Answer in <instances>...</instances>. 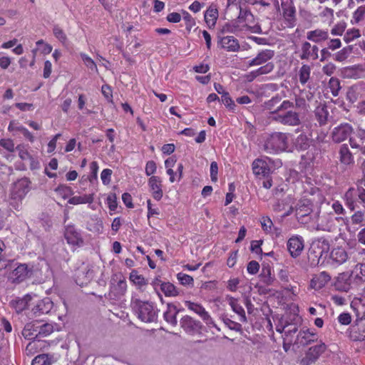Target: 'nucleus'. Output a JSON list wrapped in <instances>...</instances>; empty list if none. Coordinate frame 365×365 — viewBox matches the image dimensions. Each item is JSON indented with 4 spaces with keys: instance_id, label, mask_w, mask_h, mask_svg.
I'll list each match as a JSON object with an SVG mask.
<instances>
[{
    "instance_id": "c9c22d12",
    "label": "nucleus",
    "mask_w": 365,
    "mask_h": 365,
    "mask_svg": "<svg viewBox=\"0 0 365 365\" xmlns=\"http://www.w3.org/2000/svg\"><path fill=\"white\" fill-rule=\"evenodd\" d=\"M334 219L337 220L338 218L331 215L328 217H321L320 222L317 225L318 229L323 231H331L335 227Z\"/></svg>"
},
{
    "instance_id": "dca6fc26",
    "label": "nucleus",
    "mask_w": 365,
    "mask_h": 365,
    "mask_svg": "<svg viewBox=\"0 0 365 365\" xmlns=\"http://www.w3.org/2000/svg\"><path fill=\"white\" fill-rule=\"evenodd\" d=\"M287 248L293 257H297L304 249V240L302 237L293 236L287 242Z\"/></svg>"
},
{
    "instance_id": "a878e982",
    "label": "nucleus",
    "mask_w": 365,
    "mask_h": 365,
    "mask_svg": "<svg viewBox=\"0 0 365 365\" xmlns=\"http://www.w3.org/2000/svg\"><path fill=\"white\" fill-rule=\"evenodd\" d=\"M226 300L231 307L233 312H235L240 317V320L242 322L247 321L245 312L243 307L239 304L238 300L231 296H227Z\"/></svg>"
},
{
    "instance_id": "9b49d317",
    "label": "nucleus",
    "mask_w": 365,
    "mask_h": 365,
    "mask_svg": "<svg viewBox=\"0 0 365 365\" xmlns=\"http://www.w3.org/2000/svg\"><path fill=\"white\" fill-rule=\"evenodd\" d=\"M64 237L67 243L71 246L80 247L84 244L81 232L73 225L66 226Z\"/></svg>"
},
{
    "instance_id": "4d7b16f0",
    "label": "nucleus",
    "mask_w": 365,
    "mask_h": 365,
    "mask_svg": "<svg viewBox=\"0 0 365 365\" xmlns=\"http://www.w3.org/2000/svg\"><path fill=\"white\" fill-rule=\"evenodd\" d=\"M81 57L85 65L90 69L95 70L97 71V66L92 58L88 56L85 53H81Z\"/></svg>"
},
{
    "instance_id": "bf43d9fd",
    "label": "nucleus",
    "mask_w": 365,
    "mask_h": 365,
    "mask_svg": "<svg viewBox=\"0 0 365 365\" xmlns=\"http://www.w3.org/2000/svg\"><path fill=\"white\" fill-rule=\"evenodd\" d=\"M274 68V65L272 62L267 63L264 66H262L257 68L259 76L268 74L271 73Z\"/></svg>"
},
{
    "instance_id": "5fc2aeb1",
    "label": "nucleus",
    "mask_w": 365,
    "mask_h": 365,
    "mask_svg": "<svg viewBox=\"0 0 365 365\" xmlns=\"http://www.w3.org/2000/svg\"><path fill=\"white\" fill-rule=\"evenodd\" d=\"M106 203L110 211H115L117 208V197L115 193H110L106 198Z\"/></svg>"
},
{
    "instance_id": "3c124183",
    "label": "nucleus",
    "mask_w": 365,
    "mask_h": 365,
    "mask_svg": "<svg viewBox=\"0 0 365 365\" xmlns=\"http://www.w3.org/2000/svg\"><path fill=\"white\" fill-rule=\"evenodd\" d=\"M53 35L58 38L62 43H66L67 41V36L63 29L58 26L56 25L53 29Z\"/></svg>"
},
{
    "instance_id": "09e8293b",
    "label": "nucleus",
    "mask_w": 365,
    "mask_h": 365,
    "mask_svg": "<svg viewBox=\"0 0 365 365\" xmlns=\"http://www.w3.org/2000/svg\"><path fill=\"white\" fill-rule=\"evenodd\" d=\"M113 291L115 292V294L117 296L123 295L127 290V284L124 279H120L118 280L116 285H114L113 287Z\"/></svg>"
},
{
    "instance_id": "a18cd8bd",
    "label": "nucleus",
    "mask_w": 365,
    "mask_h": 365,
    "mask_svg": "<svg viewBox=\"0 0 365 365\" xmlns=\"http://www.w3.org/2000/svg\"><path fill=\"white\" fill-rule=\"evenodd\" d=\"M302 53L299 55V58L302 60H308L309 58L312 59V53H311V43L308 41H304L302 44L301 48Z\"/></svg>"
},
{
    "instance_id": "de8ad7c7",
    "label": "nucleus",
    "mask_w": 365,
    "mask_h": 365,
    "mask_svg": "<svg viewBox=\"0 0 365 365\" xmlns=\"http://www.w3.org/2000/svg\"><path fill=\"white\" fill-rule=\"evenodd\" d=\"M260 223L262 230L267 233H272L275 229L273 226V222L271 219L267 216H264L261 218Z\"/></svg>"
},
{
    "instance_id": "a19ab883",
    "label": "nucleus",
    "mask_w": 365,
    "mask_h": 365,
    "mask_svg": "<svg viewBox=\"0 0 365 365\" xmlns=\"http://www.w3.org/2000/svg\"><path fill=\"white\" fill-rule=\"evenodd\" d=\"M160 289L166 297H176L179 294V292L175 286L170 282L162 283Z\"/></svg>"
},
{
    "instance_id": "2eb2a0df",
    "label": "nucleus",
    "mask_w": 365,
    "mask_h": 365,
    "mask_svg": "<svg viewBox=\"0 0 365 365\" xmlns=\"http://www.w3.org/2000/svg\"><path fill=\"white\" fill-rule=\"evenodd\" d=\"M349 337L355 341H361L365 339V319H359L350 327Z\"/></svg>"
},
{
    "instance_id": "72a5a7b5",
    "label": "nucleus",
    "mask_w": 365,
    "mask_h": 365,
    "mask_svg": "<svg viewBox=\"0 0 365 365\" xmlns=\"http://www.w3.org/2000/svg\"><path fill=\"white\" fill-rule=\"evenodd\" d=\"M39 326L34 322L28 323L25 325L22 335L25 339H32L38 336Z\"/></svg>"
},
{
    "instance_id": "603ef678",
    "label": "nucleus",
    "mask_w": 365,
    "mask_h": 365,
    "mask_svg": "<svg viewBox=\"0 0 365 365\" xmlns=\"http://www.w3.org/2000/svg\"><path fill=\"white\" fill-rule=\"evenodd\" d=\"M222 102L225 104V106L230 110H234L236 105L232 101L228 92L223 93V95L221 96Z\"/></svg>"
},
{
    "instance_id": "9d476101",
    "label": "nucleus",
    "mask_w": 365,
    "mask_h": 365,
    "mask_svg": "<svg viewBox=\"0 0 365 365\" xmlns=\"http://www.w3.org/2000/svg\"><path fill=\"white\" fill-rule=\"evenodd\" d=\"M317 338V334L314 329H303L297 334L294 345L304 346L316 341Z\"/></svg>"
},
{
    "instance_id": "6e6552de",
    "label": "nucleus",
    "mask_w": 365,
    "mask_h": 365,
    "mask_svg": "<svg viewBox=\"0 0 365 365\" xmlns=\"http://www.w3.org/2000/svg\"><path fill=\"white\" fill-rule=\"evenodd\" d=\"M34 267H29L26 264H21L10 274V279L14 282H20L36 274Z\"/></svg>"
},
{
    "instance_id": "b1692460",
    "label": "nucleus",
    "mask_w": 365,
    "mask_h": 365,
    "mask_svg": "<svg viewBox=\"0 0 365 365\" xmlns=\"http://www.w3.org/2000/svg\"><path fill=\"white\" fill-rule=\"evenodd\" d=\"M314 113L315 119L317 120L320 126H324L327 123L329 111L325 104L320 103L317 106Z\"/></svg>"
},
{
    "instance_id": "ea45409f",
    "label": "nucleus",
    "mask_w": 365,
    "mask_h": 365,
    "mask_svg": "<svg viewBox=\"0 0 365 365\" xmlns=\"http://www.w3.org/2000/svg\"><path fill=\"white\" fill-rule=\"evenodd\" d=\"M311 143V140L305 134H300L295 140L294 145L298 150H307Z\"/></svg>"
},
{
    "instance_id": "0e129e2a",
    "label": "nucleus",
    "mask_w": 365,
    "mask_h": 365,
    "mask_svg": "<svg viewBox=\"0 0 365 365\" xmlns=\"http://www.w3.org/2000/svg\"><path fill=\"white\" fill-rule=\"evenodd\" d=\"M112 175V170L110 169H104L101 174V178L102 180V182L104 185H108L110 182Z\"/></svg>"
},
{
    "instance_id": "ddd939ff",
    "label": "nucleus",
    "mask_w": 365,
    "mask_h": 365,
    "mask_svg": "<svg viewBox=\"0 0 365 365\" xmlns=\"http://www.w3.org/2000/svg\"><path fill=\"white\" fill-rule=\"evenodd\" d=\"M167 168V173L169 175V180L171 182L179 181L181 178L183 166L182 163L177 161H165Z\"/></svg>"
},
{
    "instance_id": "79ce46f5",
    "label": "nucleus",
    "mask_w": 365,
    "mask_h": 365,
    "mask_svg": "<svg viewBox=\"0 0 365 365\" xmlns=\"http://www.w3.org/2000/svg\"><path fill=\"white\" fill-rule=\"evenodd\" d=\"M311 67L309 65L303 64L299 71V82L305 85L310 78Z\"/></svg>"
},
{
    "instance_id": "f8f14e48",
    "label": "nucleus",
    "mask_w": 365,
    "mask_h": 365,
    "mask_svg": "<svg viewBox=\"0 0 365 365\" xmlns=\"http://www.w3.org/2000/svg\"><path fill=\"white\" fill-rule=\"evenodd\" d=\"M352 132L353 128L350 124L341 123L333 129L331 133L332 140L336 143H341L347 139Z\"/></svg>"
},
{
    "instance_id": "c756f323",
    "label": "nucleus",
    "mask_w": 365,
    "mask_h": 365,
    "mask_svg": "<svg viewBox=\"0 0 365 365\" xmlns=\"http://www.w3.org/2000/svg\"><path fill=\"white\" fill-rule=\"evenodd\" d=\"M205 21L209 28L214 27L218 18V10L214 6L208 7L204 15Z\"/></svg>"
},
{
    "instance_id": "8fccbe9b",
    "label": "nucleus",
    "mask_w": 365,
    "mask_h": 365,
    "mask_svg": "<svg viewBox=\"0 0 365 365\" xmlns=\"http://www.w3.org/2000/svg\"><path fill=\"white\" fill-rule=\"evenodd\" d=\"M12 307L17 312H21L26 309L28 304L26 299H16L11 302Z\"/></svg>"
},
{
    "instance_id": "4c0bfd02",
    "label": "nucleus",
    "mask_w": 365,
    "mask_h": 365,
    "mask_svg": "<svg viewBox=\"0 0 365 365\" xmlns=\"http://www.w3.org/2000/svg\"><path fill=\"white\" fill-rule=\"evenodd\" d=\"M277 331L279 332L284 331V348L287 351V346L290 345L292 343V334H295L297 331V328L293 327L292 328L284 327L282 329L277 327Z\"/></svg>"
},
{
    "instance_id": "1a4fd4ad",
    "label": "nucleus",
    "mask_w": 365,
    "mask_h": 365,
    "mask_svg": "<svg viewBox=\"0 0 365 365\" xmlns=\"http://www.w3.org/2000/svg\"><path fill=\"white\" fill-rule=\"evenodd\" d=\"M282 16L289 26L293 27L296 22V9L293 0H280Z\"/></svg>"
},
{
    "instance_id": "e2e57ef3",
    "label": "nucleus",
    "mask_w": 365,
    "mask_h": 365,
    "mask_svg": "<svg viewBox=\"0 0 365 365\" xmlns=\"http://www.w3.org/2000/svg\"><path fill=\"white\" fill-rule=\"evenodd\" d=\"M351 220L352 224L361 225L364 220V215L361 211H357L352 215Z\"/></svg>"
},
{
    "instance_id": "13d9d810",
    "label": "nucleus",
    "mask_w": 365,
    "mask_h": 365,
    "mask_svg": "<svg viewBox=\"0 0 365 365\" xmlns=\"http://www.w3.org/2000/svg\"><path fill=\"white\" fill-rule=\"evenodd\" d=\"M0 145L9 152L12 153L15 150L14 143L11 139H1L0 140Z\"/></svg>"
},
{
    "instance_id": "f03ea898",
    "label": "nucleus",
    "mask_w": 365,
    "mask_h": 365,
    "mask_svg": "<svg viewBox=\"0 0 365 365\" xmlns=\"http://www.w3.org/2000/svg\"><path fill=\"white\" fill-rule=\"evenodd\" d=\"M131 307L138 318L143 322H153L158 318L159 310L151 302L141 301L133 297L131 299Z\"/></svg>"
},
{
    "instance_id": "a211bd4d",
    "label": "nucleus",
    "mask_w": 365,
    "mask_h": 365,
    "mask_svg": "<svg viewBox=\"0 0 365 365\" xmlns=\"http://www.w3.org/2000/svg\"><path fill=\"white\" fill-rule=\"evenodd\" d=\"M274 56V51L271 49H264L257 53L255 58L249 61V66H259L268 63Z\"/></svg>"
},
{
    "instance_id": "20e7f679",
    "label": "nucleus",
    "mask_w": 365,
    "mask_h": 365,
    "mask_svg": "<svg viewBox=\"0 0 365 365\" xmlns=\"http://www.w3.org/2000/svg\"><path fill=\"white\" fill-rule=\"evenodd\" d=\"M238 21L241 23L245 31H249L251 33L261 34L262 30L259 24H255L254 15L247 10H243L240 8L238 15Z\"/></svg>"
},
{
    "instance_id": "7ed1b4c3",
    "label": "nucleus",
    "mask_w": 365,
    "mask_h": 365,
    "mask_svg": "<svg viewBox=\"0 0 365 365\" xmlns=\"http://www.w3.org/2000/svg\"><path fill=\"white\" fill-rule=\"evenodd\" d=\"M288 146V137L284 133L274 132L264 137L263 150L267 153L284 151Z\"/></svg>"
},
{
    "instance_id": "0eeeda50",
    "label": "nucleus",
    "mask_w": 365,
    "mask_h": 365,
    "mask_svg": "<svg viewBox=\"0 0 365 365\" xmlns=\"http://www.w3.org/2000/svg\"><path fill=\"white\" fill-rule=\"evenodd\" d=\"M326 345L324 343L313 346L307 349L300 359L302 365H311L314 363L319 356L326 350Z\"/></svg>"
},
{
    "instance_id": "39448f33",
    "label": "nucleus",
    "mask_w": 365,
    "mask_h": 365,
    "mask_svg": "<svg viewBox=\"0 0 365 365\" xmlns=\"http://www.w3.org/2000/svg\"><path fill=\"white\" fill-rule=\"evenodd\" d=\"M31 182L27 178H21L15 182L11 188V199L21 201L31 190Z\"/></svg>"
},
{
    "instance_id": "338daca9",
    "label": "nucleus",
    "mask_w": 365,
    "mask_h": 365,
    "mask_svg": "<svg viewBox=\"0 0 365 365\" xmlns=\"http://www.w3.org/2000/svg\"><path fill=\"white\" fill-rule=\"evenodd\" d=\"M360 36L359 31L357 29H354L351 31H348L344 35V39L346 42H349L350 41L358 38Z\"/></svg>"
},
{
    "instance_id": "c85d7f7f",
    "label": "nucleus",
    "mask_w": 365,
    "mask_h": 365,
    "mask_svg": "<svg viewBox=\"0 0 365 365\" xmlns=\"http://www.w3.org/2000/svg\"><path fill=\"white\" fill-rule=\"evenodd\" d=\"M94 200L93 194H83L79 195L71 196L68 202L73 205H78L82 204H91Z\"/></svg>"
},
{
    "instance_id": "bb28decb",
    "label": "nucleus",
    "mask_w": 365,
    "mask_h": 365,
    "mask_svg": "<svg viewBox=\"0 0 365 365\" xmlns=\"http://www.w3.org/2000/svg\"><path fill=\"white\" fill-rule=\"evenodd\" d=\"M331 279L329 274L322 272L316 275L311 281V286L314 289H319L324 287Z\"/></svg>"
},
{
    "instance_id": "6e6d98bb",
    "label": "nucleus",
    "mask_w": 365,
    "mask_h": 365,
    "mask_svg": "<svg viewBox=\"0 0 365 365\" xmlns=\"http://www.w3.org/2000/svg\"><path fill=\"white\" fill-rule=\"evenodd\" d=\"M365 16V5L359 6L353 14V19L356 23H359Z\"/></svg>"
},
{
    "instance_id": "2f4dec72",
    "label": "nucleus",
    "mask_w": 365,
    "mask_h": 365,
    "mask_svg": "<svg viewBox=\"0 0 365 365\" xmlns=\"http://www.w3.org/2000/svg\"><path fill=\"white\" fill-rule=\"evenodd\" d=\"M93 277V272L90 269L86 268L84 271L77 272L76 282L79 286L83 287L87 284Z\"/></svg>"
},
{
    "instance_id": "774afa93",
    "label": "nucleus",
    "mask_w": 365,
    "mask_h": 365,
    "mask_svg": "<svg viewBox=\"0 0 365 365\" xmlns=\"http://www.w3.org/2000/svg\"><path fill=\"white\" fill-rule=\"evenodd\" d=\"M53 332V327L51 324H45L43 325L39 326L38 328V334H41L43 336H47Z\"/></svg>"
},
{
    "instance_id": "49530a36",
    "label": "nucleus",
    "mask_w": 365,
    "mask_h": 365,
    "mask_svg": "<svg viewBox=\"0 0 365 365\" xmlns=\"http://www.w3.org/2000/svg\"><path fill=\"white\" fill-rule=\"evenodd\" d=\"M329 88L334 96H337L341 89L340 81L337 78L331 77L329 81Z\"/></svg>"
},
{
    "instance_id": "7c9ffc66",
    "label": "nucleus",
    "mask_w": 365,
    "mask_h": 365,
    "mask_svg": "<svg viewBox=\"0 0 365 365\" xmlns=\"http://www.w3.org/2000/svg\"><path fill=\"white\" fill-rule=\"evenodd\" d=\"M312 249L317 254V256L322 257L324 255L328 253L329 250V243L328 240L321 239L313 244Z\"/></svg>"
},
{
    "instance_id": "f704fd0d",
    "label": "nucleus",
    "mask_w": 365,
    "mask_h": 365,
    "mask_svg": "<svg viewBox=\"0 0 365 365\" xmlns=\"http://www.w3.org/2000/svg\"><path fill=\"white\" fill-rule=\"evenodd\" d=\"M56 359L53 355L42 354L36 356L32 361L31 365H51Z\"/></svg>"
},
{
    "instance_id": "69168bd1",
    "label": "nucleus",
    "mask_w": 365,
    "mask_h": 365,
    "mask_svg": "<svg viewBox=\"0 0 365 365\" xmlns=\"http://www.w3.org/2000/svg\"><path fill=\"white\" fill-rule=\"evenodd\" d=\"M259 269V264L256 261H251L248 263L247 267V272L250 274H255L258 272Z\"/></svg>"
},
{
    "instance_id": "4be33fe9",
    "label": "nucleus",
    "mask_w": 365,
    "mask_h": 365,
    "mask_svg": "<svg viewBox=\"0 0 365 365\" xmlns=\"http://www.w3.org/2000/svg\"><path fill=\"white\" fill-rule=\"evenodd\" d=\"M350 280L356 284L365 282V264L359 263L355 265L351 272Z\"/></svg>"
},
{
    "instance_id": "393cba45",
    "label": "nucleus",
    "mask_w": 365,
    "mask_h": 365,
    "mask_svg": "<svg viewBox=\"0 0 365 365\" xmlns=\"http://www.w3.org/2000/svg\"><path fill=\"white\" fill-rule=\"evenodd\" d=\"M330 258L336 264H341L347 260L348 255L344 248L337 246L331 251Z\"/></svg>"
},
{
    "instance_id": "f3484780",
    "label": "nucleus",
    "mask_w": 365,
    "mask_h": 365,
    "mask_svg": "<svg viewBox=\"0 0 365 365\" xmlns=\"http://www.w3.org/2000/svg\"><path fill=\"white\" fill-rule=\"evenodd\" d=\"M148 186L153 198L158 201L161 200L163 195V191L160 178L157 176L150 177L148 180Z\"/></svg>"
},
{
    "instance_id": "5701e85b",
    "label": "nucleus",
    "mask_w": 365,
    "mask_h": 365,
    "mask_svg": "<svg viewBox=\"0 0 365 365\" xmlns=\"http://www.w3.org/2000/svg\"><path fill=\"white\" fill-rule=\"evenodd\" d=\"M179 310L177 307L171 303L167 304V309L163 314L164 319L173 327L178 324L177 315Z\"/></svg>"
},
{
    "instance_id": "f257e3e1",
    "label": "nucleus",
    "mask_w": 365,
    "mask_h": 365,
    "mask_svg": "<svg viewBox=\"0 0 365 365\" xmlns=\"http://www.w3.org/2000/svg\"><path fill=\"white\" fill-rule=\"evenodd\" d=\"M294 108V103L289 101H283L277 108L270 112L272 120L284 125L297 126L301 124L299 113L289 110Z\"/></svg>"
},
{
    "instance_id": "e433bc0d",
    "label": "nucleus",
    "mask_w": 365,
    "mask_h": 365,
    "mask_svg": "<svg viewBox=\"0 0 365 365\" xmlns=\"http://www.w3.org/2000/svg\"><path fill=\"white\" fill-rule=\"evenodd\" d=\"M8 130L9 131L18 130L21 132L24 138L28 139L31 143L34 141V136L32 135V133L29 132L26 128L23 126H18L14 120L10 122Z\"/></svg>"
},
{
    "instance_id": "58836bf2",
    "label": "nucleus",
    "mask_w": 365,
    "mask_h": 365,
    "mask_svg": "<svg viewBox=\"0 0 365 365\" xmlns=\"http://www.w3.org/2000/svg\"><path fill=\"white\" fill-rule=\"evenodd\" d=\"M363 189L355 190L354 188H349L344 195V200L346 205L351 209H354L355 199L358 197L359 191Z\"/></svg>"
},
{
    "instance_id": "4468645a",
    "label": "nucleus",
    "mask_w": 365,
    "mask_h": 365,
    "mask_svg": "<svg viewBox=\"0 0 365 365\" xmlns=\"http://www.w3.org/2000/svg\"><path fill=\"white\" fill-rule=\"evenodd\" d=\"M180 324L183 330L189 334H194L200 331L202 327L201 323L192 318L188 315H185L180 319Z\"/></svg>"
},
{
    "instance_id": "680f3d73",
    "label": "nucleus",
    "mask_w": 365,
    "mask_h": 365,
    "mask_svg": "<svg viewBox=\"0 0 365 365\" xmlns=\"http://www.w3.org/2000/svg\"><path fill=\"white\" fill-rule=\"evenodd\" d=\"M308 105L307 104L306 100L304 97L301 96H295L294 107L306 110L307 108Z\"/></svg>"
},
{
    "instance_id": "c03bdc74",
    "label": "nucleus",
    "mask_w": 365,
    "mask_h": 365,
    "mask_svg": "<svg viewBox=\"0 0 365 365\" xmlns=\"http://www.w3.org/2000/svg\"><path fill=\"white\" fill-rule=\"evenodd\" d=\"M55 192L58 195L63 199L70 198L73 193L72 188L66 185H60L55 188Z\"/></svg>"
},
{
    "instance_id": "052dcab7",
    "label": "nucleus",
    "mask_w": 365,
    "mask_h": 365,
    "mask_svg": "<svg viewBox=\"0 0 365 365\" xmlns=\"http://www.w3.org/2000/svg\"><path fill=\"white\" fill-rule=\"evenodd\" d=\"M339 154L341 160H350L351 158V154L347 145L346 144L341 145L339 149Z\"/></svg>"
},
{
    "instance_id": "864d4df0",
    "label": "nucleus",
    "mask_w": 365,
    "mask_h": 365,
    "mask_svg": "<svg viewBox=\"0 0 365 365\" xmlns=\"http://www.w3.org/2000/svg\"><path fill=\"white\" fill-rule=\"evenodd\" d=\"M177 279L182 285L193 284V278L187 274L180 272L177 274Z\"/></svg>"
},
{
    "instance_id": "cd10ccee",
    "label": "nucleus",
    "mask_w": 365,
    "mask_h": 365,
    "mask_svg": "<svg viewBox=\"0 0 365 365\" xmlns=\"http://www.w3.org/2000/svg\"><path fill=\"white\" fill-rule=\"evenodd\" d=\"M53 302L48 297L39 301L33 309L35 314H48L53 309Z\"/></svg>"
},
{
    "instance_id": "6ab92c4d",
    "label": "nucleus",
    "mask_w": 365,
    "mask_h": 365,
    "mask_svg": "<svg viewBox=\"0 0 365 365\" xmlns=\"http://www.w3.org/2000/svg\"><path fill=\"white\" fill-rule=\"evenodd\" d=\"M252 170L256 176L262 178L268 176L272 168L267 161H253Z\"/></svg>"
},
{
    "instance_id": "473e14b6",
    "label": "nucleus",
    "mask_w": 365,
    "mask_h": 365,
    "mask_svg": "<svg viewBox=\"0 0 365 365\" xmlns=\"http://www.w3.org/2000/svg\"><path fill=\"white\" fill-rule=\"evenodd\" d=\"M129 279L137 287V289L141 291H143L148 284L147 280L136 270H133L130 272Z\"/></svg>"
},
{
    "instance_id": "aec40b11",
    "label": "nucleus",
    "mask_w": 365,
    "mask_h": 365,
    "mask_svg": "<svg viewBox=\"0 0 365 365\" xmlns=\"http://www.w3.org/2000/svg\"><path fill=\"white\" fill-rule=\"evenodd\" d=\"M219 43L221 44L222 48L228 51L236 52L240 50V43L237 38L234 36H227L220 37Z\"/></svg>"
},
{
    "instance_id": "37998d69",
    "label": "nucleus",
    "mask_w": 365,
    "mask_h": 365,
    "mask_svg": "<svg viewBox=\"0 0 365 365\" xmlns=\"http://www.w3.org/2000/svg\"><path fill=\"white\" fill-rule=\"evenodd\" d=\"M311 210L312 209L309 201L307 200H304L297 204L296 212L297 215L303 217L307 215L311 212Z\"/></svg>"
},
{
    "instance_id": "423d86ee",
    "label": "nucleus",
    "mask_w": 365,
    "mask_h": 365,
    "mask_svg": "<svg viewBox=\"0 0 365 365\" xmlns=\"http://www.w3.org/2000/svg\"><path fill=\"white\" fill-rule=\"evenodd\" d=\"M185 305L189 310L197 314L208 327H215L217 330H220L210 314L200 304L185 301Z\"/></svg>"
},
{
    "instance_id": "412c9836",
    "label": "nucleus",
    "mask_w": 365,
    "mask_h": 365,
    "mask_svg": "<svg viewBox=\"0 0 365 365\" xmlns=\"http://www.w3.org/2000/svg\"><path fill=\"white\" fill-rule=\"evenodd\" d=\"M307 38L312 42L320 43L329 39L328 30L317 29L307 33Z\"/></svg>"
}]
</instances>
